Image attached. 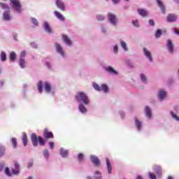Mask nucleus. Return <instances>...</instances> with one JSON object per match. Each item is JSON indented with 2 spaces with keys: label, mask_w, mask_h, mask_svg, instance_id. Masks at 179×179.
Here are the masks:
<instances>
[{
  "label": "nucleus",
  "mask_w": 179,
  "mask_h": 179,
  "mask_svg": "<svg viewBox=\"0 0 179 179\" xmlns=\"http://www.w3.org/2000/svg\"><path fill=\"white\" fill-rule=\"evenodd\" d=\"M125 1H129V0H125Z\"/></svg>",
  "instance_id": "60"
},
{
  "label": "nucleus",
  "mask_w": 179,
  "mask_h": 179,
  "mask_svg": "<svg viewBox=\"0 0 179 179\" xmlns=\"http://www.w3.org/2000/svg\"><path fill=\"white\" fill-rule=\"evenodd\" d=\"M60 155L62 156V157H68V150L62 148L60 150Z\"/></svg>",
  "instance_id": "27"
},
{
  "label": "nucleus",
  "mask_w": 179,
  "mask_h": 179,
  "mask_svg": "<svg viewBox=\"0 0 179 179\" xmlns=\"http://www.w3.org/2000/svg\"><path fill=\"white\" fill-rule=\"evenodd\" d=\"M78 109L80 111V113H83V114L87 113V109H86V107H85V105L83 103H80L79 105Z\"/></svg>",
  "instance_id": "16"
},
{
  "label": "nucleus",
  "mask_w": 179,
  "mask_h": 179,
  "mask_svg": "<svg viewBox=\"0 0 179 179\" xmlns=\"http://www.w3.org/2000/svg\"><path fill=\"white\" fill-rule=\"evenodd\" d=\"M162 34V29H157V31L155 32L156 38H160Z\"/></svg>",
  "instance_id": "34"
},
{
  "label": "nucleus",
  "mask_w": 179,
  "mask_h": 179,
  "mask_svg": "<svg viewBox=\"0 0 179 179\" xmlns=\"http://www.w3.org/2000/svg\"><path fill=\"white\" fill-rule=\"evenodd\" d=\"M106 71H107V72H109V73H111L112 75H117V72L111 66L107 67L106 69Z\"/></svg>",
  "instance_id": "19"
},
{
  "label": "nucleus",
  "mask_w": 179,
  "mask_h": 179,
  "mask_svg": "<svg viewBox=\"0 0 179 179\" xmlns=\"http://www.w3.org/2000/svg\"><path fill=\"white\" fill-rule=\"evenodd\" d=\"M10 1L15 10H16L17 12L22 11V4L20 3V1L19 0H10Z\"/></svg>",
  "instance_id": "3"
},
{
  "label": "nucleus",
  "mask_w": 179,
  "mask_h": 179,
  "mask_svg": "<svg viewBox=\"0 0 179 179\" xmlns=\"http://www.w3.org/2000/svg\"><path fill=\"white\" fill-rule=\"evenodd\" d=\"M49 145H50V149H54V143L53 142H50Z\"/></svg>",
  "instance_id": "53"
},
{
  "label": "nucleus",
  "mask_w": 179,
  "mask_h": 179,
  "mask_svg": "<svg viewBox=\"0 0 179 179\" xmlns=\"http://www.w3.org/2000/svg\"><path fill=\"white\" fill-rule=\"evenodd\" d=\"M1 69H0V73H1Z\"/></svg>",
  "instance_id": "59"
},
{
  "label": "nucleus",
  "mask_w": 179,
  "mask_h": 179,
  "mask_svg": "<svg viewBox=\"0 0 179 179\" xmlns=\"http://www.w3.org/2000/svg\"><path fill=\"white\" fill-rule=\"evenodd\" d=\"M31 22L35 26H38V21L34 17L31 18Z\"/></svg>",
  "instance_id": "45"
},
{
  "label": "nucleus",
  "mask_w": 179,
  "mask_h": 179,
  "mask_svg": "<svg viewBox=\"0 0 179 179\" xmlns=\"http://www.w3.org/2000/svg\"><path fill=\"white\" fill-rule=\"evenodd\" d=\"M94 88L95 89V90H97L98 92L101 91V87H100L99 85L96 83L94 84Z\"/></svg>",
  "instance_id": "39"
},
{
  "label": "nucleus",
  "mask_w": 179,
  "mask_h": 179,
  "mask_svg": "<svg viewBox=\"0 0 179 179\" xmlns=\"http://www.w3.org/2000/svg\"><path fill=\"white\" fill-rule=\"evenodd\" d=\"M120 44H121V46L122 47L123 50H124V51H128V48H127V43L121 41Z\"/></svg>",
  "instance_id": "36"
},
{
  "label": "nucleus",
  "mask_w": 179,
  "mask_h": 179,
  "mask_svg": "<svg viewBox=\"0 0 179 179\" xmlns=\"http://www.w3.org/2000/svg\"><path fill=\"white\" fill-rule=\"evenodd\" d=\"M101 90H103L104 93H107V92H108V86H107L106 84H102L101 85Z\"/></svg>",
  "instance_id": "30"
},
{
  "label": "nucleus",
  "mask_w": 179,
  "mask_h": 179,
  "mask_svg": "<svg viewBox=\"0 0 179 179\" xmlns=\"http://www.w3.org/2000/svg\"><path fill=\"white\" fill-rule=\"evenodd\" d=\"M15 170L13 169L12 174H19V167L20 165L17 162H15Z\"/></svg>",
  "instance_id": "26"
},
{
  "label": "nucleus",
  "mask_w": 179,
  "mask_h": 179,
  "mask_svg": "<svg viewBox=\"0 0 179 179\" xmlns=\"http://www.w3.org/2000/svg\"><path fill=\"white\" fill-rule=\"evenodd\" d=\"M96 19L100 22V21L104 20V17L101 15H98L96 16Z\"/></svg>",
  "instance_id": "47"
},
{
  "label": "nucleus",
  "mask_w": 179,
  "mask_h": 179,
  "mask_svg": "<svg viewBox=\"0 0 179 179\" xmlns=\"http://www.w3.org/2000/svg\"><path fill=\"white\" fill-rule=\"evenodd\" d=\"M31 141L35 148L38 146V143L41 145V146H44V145H45V140H44V138H41L40 136L37 137V134H36V133H33L31 134Z\"/></svg>",
  "instance_id": "2"
},
{
  "label": "nucleus",
  "mask_w": 179,
  "mask_h": 179,
  "mask_svg": "<svg viewBox=\"0 0 179 179\" xmlns=\"http://www.w3.org/2000/svg\"><path fill=\"white\" fill-rule=\"evenodd\" d=\"M145 116L148 117V118H152V110H150V108L148 106H146L145 108Z\"/></svg>",
  "instance_id": "14"
},
{
  "label": "nucleus",
  "mask_w": 179,
  "mask_h": 179,
  "mask_svg": "<svg viewBox=\"0 0 179 179\" xmlns=\"http://www.w3.org/2000/svg\"><path fill=\"white\" fill-rule=\"evenodd\" d=\"M55 47L57 52L62 56L65 57V52H64V50L62 49V47H61V45L58 43H55Z\"/></svg>",
  "instance_id": "9"
},
{
  "label": "nucleus",
  "mask_w": 179,
  "mask_h": 179,
  "mask_svg": "<svg viewBox=\"0 0 179 179\" xmlns=\"http://www.w3.org/2000/svg\"><path fill=\"white\" fill-rule=\"evenodd\" d=\"M149 24H150V26H155V20H149Z\"/></svg>",
  "instance_id": "52"
},
{
  "label": "nucleus",
  "mask_w": 179,
  "mask_h": 179,
  "mask_svg": "<svg viewBox=\"0 0 179 179\" xmlns=\"http://www.w3.org/2000/svg\"><path fill=\"white\" fill-rule=\"evenodd\" d=\"M11 142L13 148H16V147L17 146V141L16 140V138H13L11 139Z\"/></svg>",
  "instance_id": "35"
},
{
  "label": "nucleus",
  "mask_w": 179,
  "mask_h": 179,
  "mask_svg": "<svg viewBox=\"0 0 179 179\" xmlns=\"http://www.w3.org/2000/svg\"><path fill=\"white\" fill-rule=\"evenodd\" d=\"M78 161L80 163L81 162H83V160L85 159V155H83V154H82V153H80L78 156Z\"/></svg>",
  "instance_id": "38"
},
{
  "label": "nucleus",
  "mask_w": 179,
  "mask_h": 179,
  "mask_svg": "<svg viewBox=\"0 0 179 179\" xmlns=\"http://www.w3.org/2000/svg\"><path fill=\"white\" fill-rule=\"evenodd\" d=\"M113 50H114V52L117 54L118 52V46L115 45Z\"/></svg>",
  "instance_id": "51"
},
{
  "label": "nucleus",
  "mask_w": 179,
  "mask_h": 179,
  "mask_svg": "<svg viewBox=\"0 0 179 179\" xmlns=\"http://www.w3.org/2000/svg\"><path fill=\"white\" fill-rule=\"evenodd\" d=\"M144 54L148 58L149 61H152V54H150V52L146 48L143 49Z\"/></svg>",
  "instance_id": "21"
},
{
  "label": "nucleus",
  "mask_w": 179,
  "mask_h": 179,
  "mask_svg": "<svg viewBox=\"0 0 179 179\" xmlns=\"http://www.w3.org/2000/svg\"><path fill=\"white\" fill-rule=\"evenodd\" d=\"M148 176H149L150 179H156V175L152 174V172H150L148 173Z\"/></svg>",
  "instance_id": "48"
},
{
  "label": "nucleus",
  "mask_w": 179,
  "mask_h": 179,
  "mask_svg": "<svg viewBox=\"0 0 179 179\" xmlns=\"http://www.w3.org/2000/svg\"><path fill=\"white\" fill-rule=\"evenodd\" d=\"M166 47L168 48V51H169L171 54H173L174 51V45L173 44V42L170 39L167 40Z\"/></svg>",
  "instance_id": "7"
},
{
  "label": "nucleus",
  "mask_w": 179,
  "mask_h": 179,
  "mask_svg": "<svg viewBox=\"0 0 179 179\" xmlns=\"http://www.w3.org/2000/svg\"><path fill=\"white\" fill-rule=\"evenodd\" d=\"M22 141L24 146H27V134H26V132L22 133Z\"/></svg>",
  "instance_id": "24"
},
{
  "label": "nucleus",
  "mask_w": 179,
  "mask_h": 179,
  "mask_svg": "<svg viewBox=\"0 0 179 179\" xmlns=\"http://www.w3.org/2000/svg\"><path fill=\"white\" fill-rule=\"evenodd\" d=\"M3 19L5 20H10V15H9V11H6L4 13Z\"/></svg>",
  "instance_id": "32"
},
{
  "label": "nucleus",
  "mask_w": 179,
  "mask_h": 179,
  "mask_svg": "<svg viewBox=\"0 0 179 179\" xmlns=\"http://www.w3.org/2000/svg\"><path fill=\"white\" fill-rule=\"evenodd\" d=\"M138 12L141 16H143V17H146V16H148V12L144 9H138Z\"/></svg>",
  "instance_id": "25"
},
{
  "label": "nucleus",
  "mask_w": 179,
  "mask_h": 179,
  "mask_svg": "<svg viewBox=\"0 0 179 179\" xmlns=\"http://www.w3.org/2000/svg\"><path fill=\"white\" fill-rule=\"evenodd\" d=\"M44 88L46 93H50V92H51V85L48 82L44 83Z\"/></svg>",
  "instance_id": "18"
},
{
  "label": "nucleus",
  "mask_w": 179,
  "mask_h": 179,
  "mask_svg": "<svg viewBox=\"0 0 179 179\" xmlns=\"http://www.w3.org/2000/svg\"><path fill=\"white\" fill-rule=\"evenodd\" d=\"M10 61H15V59H16V52H11L10 54Z\"/></svg>",
  "instance_id": "33"
},
{
  "label": "nucleus",
  "mask_w": 179,
  "mask_h": 179,
  "mask_svg": "<svg viewBox=\"0 0 179 179\" xmlns=\"http://www.w3.org/2000/svg\"><path fill=\"white\" fill-rule=\"evenodd\" d=\"M154 170L157 173V176H162V173H163V171L162 170V167L157 165L154 167Z\"/></svg>",
  "instance_id": "15"
},
{
  "label": "nucleus",
  "mask_w": 179,
  "mask_h": 179,
  "mask_svg": "<svg viewBox=\"0 0 179 179\" xmlns=\"http://www.w3.org/2000/svg\"><path fill=\"white\" fill-rule=\"evenodd\" d=\"M62 39L67 45H72V41L68 38L66 35H63Z\"/></svg>",
  "instance_id": "12"
},
{
  "label": "nucleus",
  "mask_w": 179,
  "mask_h": 179,
  "mask_svg": "<svg viewBox=\"0 0 179 179\" xmlns=\"http://www.w3.org/2000/svg\"><path fill=\"white\" fill-rule=\"evenodd\" d=\"M171 115L174 120H176V121H179V117L177 115L174 114V113L171 112Z\"/></svg>",
  "instance_id": "41"
},
{
  "label": "nucleus",
  "mask_w": 179,
  "mask_h": 179,
  "mask_svg": "<svg viewBox=\"0 0 179 179\" xmlns=\"http://www.w3.org/2000/svg\"><path fill=\"white\" fill-rule=\"evenodd\" d=\"M136 179H143V178H142L140 176H138Z\"/></svg>",
  "instance_id": "56"
},
{
  "label": "nucleus",
  "mask_w": 179,
  "mask_h": 179,
  "mask_svg": "<svg viewBox=\"0 0 179 179\" xmlns=\"http://www.w3.org/2000/svg\"><path fill=\"white\" fill-rule=\"evenodd\" d=\"M101 173H100V172H99V171H96L95 172V175H96V176L98 175V176H95V178H96V179H101Z\"/></svg>",
  "instance_id": "44"
},
{
  "label": "nucleus",
  "mask_w": 179,
  "mask_h": 179,
  "mask_svg": "<svg viewBox=\"0 0 179 179\" xmlns=\"http://www.w3.org/2000/svg\"><path fill=\"white\" fill-rule=\"evenodd\" d=\"M31 166H33V162H29V164L28 165V169H30V167H31Z\"/></svg>",
  "instance_id": "55"
},
{
  "label": "nucleus",
  "mask_w": 179,
  "mask_h": 179,
  "mask_svg": "<svg viewBox=\"0 0 179 179\" xmlns=\"http://www.w3.org/2000/svg\"><path fill=\"white\" fill-rule=\"evenodd\" d=\"M157 2L160 8V9L162 10L163 13H164L166 8H164V5H163V3L160 1V0H157Z\"/></svg>",
  "instance_id": "28"
},
{
  "label": "nucleus",
  "mask_w": 179,
  "mask_h": 179,
  "mask_svg": "<svg viewBox=\"0 0 179 179\" xmlns=\"http://www.w3.org/2000/svg\"><path fill=\"white\" fill-rule=\"evenodd\" d=\"M106 165H107L108 171L109 174H111L113 167L111 166V162H110V159L108 158H106Z\"/></svg>",
  "instance_id": "20"
},
{
  "label": "nucleus",
  "mask_w": 179,
  "mask_h": 179,
  "mask_svg": "<svg viewBox=\"0 0 179 179\" xmlns=\"http://www.w3.org/2000/svg\"><path fill=\"white\" fill-rule=\"evenodd\" d=\"M132 24L135 26V27H139V22H138V20H133Z\"/></svg>",
  "instance_id": "46"
},
{
  "label": "nucleus",
  "mask_w": 179,
  "mask_h": 179,
  "mask_svg": "<svg viewBox=\"0 0 179 179\" xmlns=\"http://www.w3.org/2000/svg\"><path fill=\"white\" fill-rule=\"evenodd\" d=\"M177 3H179V1L178 0L177 1Z\"/></svg>",
  "instance_id": "58"
},
{
  "label": "nucleus",
  "mask_w": 179,
  "mask_h": 179,
  "mask_svg": "<svg viewBox=\"0 0 179 179\" xmlns=\"http://www.w3.org/2000/svg\"><path fill=\"white\" fill-rule=\"evenodd\" d=\"M90 159L92 163L96 166H100V159L99 157H96L95 155H91L90 156Z\"/></svg>",
  "instance_id": "6"
},
{
  "label": "nucleus",
  "mask_w": 179,
  "mask_h": 179,
  "mask_svg": "<svg viewBox=\"0 0 179 179\" xmlns=\"http://www.w3.org/2000/svg\"><path fill=\"white\" fill-rule=\"evenodd\" d=\"M20 68L23 69L26 66V61L23 58L20 59Z\"/></svg>",
  "instance_id": "29"
},
{
  "label": "nucleus",
  "mask_w": 179,
  "mask_h": 179,
  "mask_svg": "<svg viewBox=\"0 0 179 179\" xmlns=\"http://www.w3.org/2000/svg\"><path fill=\"white\" fill-rule=\"evenodd\" d=\"M5 173L7 176H10V172H9V168H6Z\"/></svg>",
  "instance_id": "50"
},
{
  "label": "nucleus",
  "mask_w": 179,
  "mask_h": 179,
  "mask_svg": "<svg viewBox=\"0 0 179 179\" xmlns=\"http://www.w3.org/2000/svg\"><path fill=\"white\" fill-rule=\"evenodd\" d=\"M26 57V51H22L20 53V57L21 58H24Z\"/></svg>",
  "instance_id": "49"
},
{
  "label": "nucleus",
  "mask_w": 179,
  "mask_h": 179,
  "mask_svg": "<svg viewBox=\"0 0 179 179\" xmlns=\"http://www.w3.org/2000/svg\"><path fill=\"white\" fill-rule=\"evenodd\" d=\"M56 5L60 10L65 12V3L61 0H56Z\"/></svg>",
  "instance_id": "8"
},
{
  "label": "nucleus",
  "mask_w": 179,
  "mask_h": 179,
  "mask_svg": "<svg viewBox=\"0 0 179 179\" xmlns=\"http://www.w3.org/2000/svg\"><path fill=\"white\" fill-rule=\"evenodd\" d=\"M108 19L111 24H117V16L111 13H108Z\"/></svg>",
  "instance_id": "4"
},
{
  "label": "nucleus",
  "mask_w": 179,
  "mask_h": 179,
  "mask_svg": "<svg viewBox=\"0 0 179 179\" xmlns=\"http://www.w3.org/2000/svg\"><path fill=\"white\" fill-rule=\"evenodd\" d=\"M5 155V148L0 147V157H2Z\"/></svg>",
  "instance_id": "40"
},
{
  "label": "nucleus",
  "mask_w": 179,
  "mask_h": 179,
  "mask_svg": "<svg viewBox=\"0 0 179 179\" xmlns=\"http://www.w3.org/2000/svg\"><path fill=\"white\" fill-rule=\"evenodd\" d=\"M177 20V16H176L174 14H169L167 16V22H176Z\"/></svg>",
  "instance_id": "11"
},
{
  "label": "nucleus",
  "mask_w": 179,
  "mask_h": 179,
  "mask_svg": "<svg viewBox=\"0 0 179 179\" xmlns=\"http://www.w3.org/2000/svg\"><path fill=\"white\" fill-rule=\"evenodd\" d=\"M54 13L55 16H56V17H57L59 20H61L62 22H64V20H65V17H64V15H62V14H61V13H59V11L55 10Z\"/></svg>",
  "instance_id": "10"
},
{
  "label": "nucleus",
  "mask_w": 179,
  "mask_h": 179,
  "mask_svg": "<svg viewBox=\"0 0 179 179\" xmlns=\"http://www.w3.org/2000/svg\"><path fill=\"white\" fill-rule=\"evenodd\" d=\"M167 93L166 92V91L163 90H160L159 91V99L160 100H163L164 99V97H166Z\"/></svg>",
  "instance_id": "13"
},
{
  "label": "nucleus",
  "mask_w": 179,
  "mask_h": 179,
  "mask_svg": "<svg viewBox=\"0 0 179 179\" xmlns=\"http://www.w3.org/2000/svg\"><path fill=\"white\" fill-rule=\"evenodd\" d=\"M141 79L142 80V82H143L144 83H147V78L146 76L143 74L141 75Z\"/></svg>",
  "instance_id": "42"
},
{
  "label": "nucleus",
  "mask_w": 179,
  "mask_h": 179,
  "mask_svg": "<svg viewBox=\"0 0 179 179\" xmlns=\"http://www.w3.org/2000/svg\"><path fill=\"white\" fill-rule=\"evenodd\" d=\"M43 27L48 33H52V29H51V27H50V24L48 22H44Z\"/></svg>",
  "instance_id": "17"
},
{
  "label": "nucleus",
  "mask_w": 179,
  "mask_h": 179,
  "mask_svg": "<svg viewBox=\"0 0 179 179\" xmlns=\"http://www.w3.org/2000/svg\"><path fill=\"white\" fill-rule=\"evenodd\" d=\"M102 31L106 32V29H103Z\"/></svg>",
  "instance_id": "57"
},
{
  "label": "nucleus",
  "mask_w": 179,
  "mask_h": 179,
  "mask_svg": "<svg viewBox=\"0 0 179 179\" xmlns=\"http://www.w3.org/2000/svg\"><path fill=\"white\" fill-rule=\"evenodd\" d=\"M38 90H39V93H43V81H39L37 84Z\"/></svg>",
  "instance_id": "31"
},
{
  "label": "nucleus",
  "mask_w": 179,
  "mask_h": 179,
  "mask_svg": "<svg viewBox=\"0 0 179 179\" xmlns=\"http://www.w3.org/2000/svg\"><path fill=\"white\" fill-rule=\"evenodd\" d=\"M1 61H6V53L5 52H1Z\"/></svg>",
  "instance_id": "37"
},
{
  "label": "nucleus",
  "mask_w": 179,
  "mask_h": 179,
  "mask_svg": "<svg viewBox=\"0 0 179 179\" xmlns=\"http://www.w3.org/2000/svg\"><path fill=\"white\" fill-rule=\"evenodd\" d=\"M112 1L113 2V3H118V2H120V0H112Z\"/></svg>",
  "instance_id": "54"
},
{
  "label": "nucleus",
  "mask_w": 179,
  "mask_h": 179,
  "mask_svg": "<svg viewBox=\"0 0 179 179\" xmlns=\"http://www.w3.org/2000/svg\"><path fill=\"white\" fill-rule=\"evenodd\" d=\"M43 136L45 139H51L54 138V134L51 131H48V129H45L43 131Z\"/></svg>",
  "instance_id": "5"
},
{
  "label": "nucleus",
  "mask_w": 179,
  "mask_h": 179,
  "mask_svg": "<svg viewBox=\"0 0 179 179\" xmlns=\"http://www.w3.org/2000/svg\"><path fill=\"white\" fill-rule=\"evenodd\" d=\"M135 124H136V127L138 129V131H141V129H142V122H141L140 121H138V118H135Z\"/></svg>",
  "instance_id": "23"
},
{
  "label": "nucleus",
  "mask_w": 179,
  "mask_h": 179,
  "mask_svg": "<svg viewBox=\"0 0 179 179\" xmlns=\"http://www.w3.org/2000/svg\"><path fill=\"white\" fill-rule=\"evenodd\" d=\"M76 100L78 101V103H83L85 106H89L90 104V99H89V96L83 92H78L76 95Z\"/></svg>",
  "instance_id": "1"
},
{
  "label": "nucleus",
  "mask_w": 179,
  "mask_h": 179,
  "mask_svg": "<svg viewBox=\"0 0 179 179\" xmlns=\"http://www.w3.org/2000/svg\"><path fill=\"white\" fill-rule=\"evenodd\" d=\"M0 6L2 9H5L6 10H8V12H10V7L5 3H0Z\"/></svg>",
  "instance_id": "22"
},
{
  "label": "nucleus",
  "mask_w": 179,
  "mask_h": 179,
  "mask_svg": "<svg viewBox=\"0 0 179 179\" xmlns=\"http://www.w3.org/2000/svg\"><path fill=\"white\" fill-rule=\"evenodd\" d=\"M43 156L46 157V159H48V157L50 156V152L47 150H43Z\"/></svg>",
  "instance_id": "43"
}]
</instances>
